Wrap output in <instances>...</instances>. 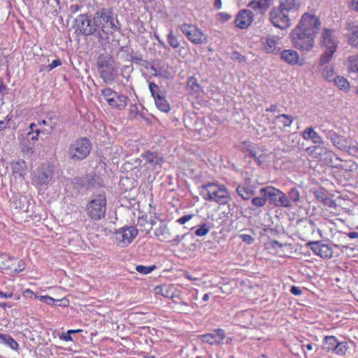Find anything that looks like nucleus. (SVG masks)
<instances>
[{
  "label": "nucleus",
  "mask_w": 358,
  "mask_h": 358,
  "mask_svg": "<svg viewBox=\"0 0 358 358\" xmlns=\"http://www.w3.org/2000/svg\"><path fill=\"white\" fill-rule=\"evenodd\" d=\"M254 14L250 10H242L237 15L235 23L238 28L245 29L248 27L253 21Z\"/></svg>",
  "instance_id": "nucleus-19"
},
{
  "label": "nucleus",
  "mask_w": 358,
  "mask_h": 358,
  "mask_svg": "<svg viewBox=\"0 0 358 358\" xmlns=\"http://www.w3.org/2000/svg\"><path fill=\"white\" fill-rule=\"evenodd\" d=\"M322 131L323 134H324L325 136L328 139H329L332 143L334 142H335V141L337 139L338 136H339L337 134L336 132H335L333 130L325 129H322Z\"/></svg>",
  "instance_id": "nucleus-52"
},
{
  "label": "nucleus",
  "mask_w": 358,
  "mask_h": 358,
  "mask_svg": "<svg viewBox=\"0 0 358 358\" xmlns=\"http://www.w3.org/2000/svg\"><path fill=\"white\" fill-rule=\"evenodd\" d=\"M348 349L349 345L347 342L339 341L337 339L330 352H332L337 356L344 357Z\"/></svg>",
  "instance_id": "nucleus-29"
},
{
  "label": "nucleus",
  "mask_w": 358,
  "mask_h": 358,
  "mask_svg": "<svg viewBox=\"0 0 358 358\" xmlns=\"http://www.w3.org/2000/svg\"><path fill=\"white\" fill-rule=\"evenodd\" d=\"M306 246L322 258L329 259L332 257V250L327 245L321 243L320 241H310Z\"/></svg>",
  "instance_id": "nucleus-18"
},
{
  "label": "nucleus",
  "mask_w": 358,
  "mask_h": 358,
  "mask_svg": "<svg viewBox=\"0 0 358 358\" xmlns=\"http://www.w3.org/2000/svg\"><path fill=\"white\" fill-rule=\"evenodd\" d=\"M337 338L334 336H326L323 338L322 348L326 352H330L332 350L333 345L337 341Z\"/></svg>",
  "instance_id": "nucleus-35"
},
{
  "label": "nucleus",
  "mask_w": 358,
  "mask_h": 358,
  "mask_svg": "<svg viewBox=\"0 0 358 358\" xmlns=\"http://www.w3.org/2000/svg\"><path fill=\"white\" fill-rule=\"evenodd\" d=\"M264 50L267 53L276 54L279 51L277 42L273 37H267L264 42Z\"/></svg>",
  "instance_id": "nucleus-33"
},
{
  "label": "nucleus",
  "mask_w": 358,
  "mask_h": 358,
  "mask_svg": "<svg viewBox=\"0 0 358 358\" xmlns=\"http://www.w3.org/2000/svg\"><path fill=\"white\" fill-rule=\"evenodd\" d=\"M279 195L278 199V201L276 203V206H281L284 208H289L292 206V203L289 201L288 195L287 196L284 192L280 190L278 193Z\"/></svg>",
  "instance_id": "nucleus-41"
},
{
  "label": "nucleus",
  "mask_w": 358,
  "mask_h": 358,
  "mask_svg": "<svg viewBox=\"0 0 358 358\" xmlns=\"http://www.w3.org/2000/svg\"><path fill=\"white\" fill-rule=\"evenodd\" d=\"M294 46L301 51L308 52L313 49L315 36L299 28L295 27L290 34Z\"/></svg>",
  "instance_id": "nucleus-8"
},
{
  "label": "nucleus",
  "mask_w": 358,
  "mask_h": 358,
  "mask_svg": "<svg viewBox=\"0 0 358 358\" xmlns=\"http://www.w3.org/2000/svg\"><path fill=\"white\" fill-rule=\"evenodd\" d=\"M13 173H19L22 175V171L26 168V163L22 159H19L17 162H13L12 165Z\"/></svg>",
  "instance_id": "nucleus-43"
},
{
  "label": "nucleus",
  "mask_w": 358,
  "mask_h": 358,
  "mask_svg": "<svg viewBox=\"0 0 358 358\" xmlns=\"http://www.w3.org/2000/svg\"><path fill=\"white\" fill-rule=\"evenodd\" d=\"M345 37L348 43L358 48V21H348L345 23Z\"/></svg>",
  "instance_id": "nucleus-16"
},
{
  "label": "nucleus",
  "mask_w": 358,
  "mask_h": 358,
  "mask_svg": "<svg viewBox=\"0 0 358 358\" xmlns=\"http://www.w3.org/2000/svg\"><path fill=\"white\" fill-rule=\"evenodd\" d=\"M0 343L6 345L13 350H17L19 348L17 341L9 334L0 333Z\"/></svg>",
  "instance_id": "nucleus-30"
},
{
  "label": "nucleus",
  "mask_w": 358,
  "mask_h": 358,
  "mask_svg": "<svg viewBox=\"0 0 358 358\" xmlns=\"http://www.w3.org/2000/svg\"><path fill=\"white\" fill-rule=\"evenodd\" d=\"M239 148L243 152L248 153V155L253 158H257V151L254 143L248 141H244L241 143Z\"/></svg>",
  "instance_id": "nucleus-31"
},
{
  "label": "nucleus",
  "mask_w": 358,
  "mask_h": 358,
  "mask_svg": "<svg viewBox=\"0 0 358 358\" xmlns=\"http://www.w3.org/2000/svg\"><path fill=\"white\" fill-rule=\"evenodd\" d=\"M238 195L243 200H249L255 194V191L250 185H238L236 189Z\"/></svg>",
  "instance_id": "nucleus-23"
},
{
  "label": "nucleus",
  "mask_w": 358,
  "mask_h": 358,
  "mask_svg": "<svg viewBox=\"0 0 358 358\" xmlns=\"http://www.w3.org/2000/svg\"><path fill=\"white\" fill-rule=\"evenodd\" d=\"M193 216H194V215H192V214L185 215L180 217L179 219H178L176 222L180 224H184L190 220L193 217Z\"/></svg>",
  "instance_id": "nucleus-56"
},
{
  "label": "nucleus",
  "mask_w": 358,
  "mask_h": 358,
  "mask_svg": "<svg viewBox=\"0 0 358 358\" xmlns=\"http://www.w3.org/2000/svg\"><path fill=\"white\" fill-rule=\"evenodd\" d=\"M61 65H62V62L60 59H55L47 66V71H50L53 69H55L59 66H61Z\"/></svg>",
  "instance_id": "nucleus-55"
},
{
  "label": "nucleus",
  "mask_w": 358,
  "mask_h": 358,
  "mask_svg": "<svg viewBox=\"0 0 358 358\" xmlns=\"http://www.w3.org/2000/svg\"><path fill=\"white\" fill-rule=\"evenodd\" d=\"M348 62L349 71L358 73V55L350 56Z\"/></svg>",
  "instance_id": "nucleus-42"
},
{
  "label": "nucleus",
  "mask_w": 358,
  "mask_h": 358,
  "mask_svg": "<svg viewBox=\"0 0 358 358\" xmlns=\"http://www.w3.org/2000/svg\"><path fill=\"white\" fill-rule=\"evenodd\" d=\"M210 227L208 224L203 223L198 229L194 231V234L197 236H203L210 231Z\"/></svg>",
  "instance_id": "nucleus-47"
},
{
  "label": "nucleus",
  "mask_w": 358,
  "mask_h": 358,
  "mask_svg": "<svg viewBox=\"0 0 358 358\" xmlns=\"http://www.w3.org/2000/svg\"><path fill=\"white\" fill-rule=\"evenodd\" d=\"M130 59H129L130 62L136 64L138 65H143L142 62L143 61V55L138 52H134L133 50L129 53Z\"/></svg>",
  "instance_id": "nucleus-44"
},
{
  "label": "nucleus",
  "mask_w": 358,
  "mask_h": 358,
  "mask_svg": "<svg viewBox=\"0 0 358 358\" xmlns=\"http://www.w3.org/2000/svg\"><path fill=\"white\" fill-rule=\"evenodd\" d=\"M155 291L157 294H161L166 298L182 299L181 291L178 289L174 285L164 284L160 286H157L155 288Z\"/></svg>",
  "instance_id": "nucleus-15"
},
{
  "label": "nucleus",
  "mask_w": 358,
  "mask_h": 358,
  "mask_svg": "<svg viewBox=\"0 0 358 358\" xmlns=\"http://www.w3.org/2000/svg\"><path fill=\"white\" fill-rule=\"evenodd\" d=\"M280 58L289 65H296L299 63V56L296 51L287 49L280 52Z\"/></svg>",
  "instance_id": "nucleus-21"
},
{
  "label": "nucleus",
  "mask_w": 358,
  "mask_h": 358,
  "mask_svg": "<svg viewBox=\"0 0 358 358\" xmlns=\"http://www.w3.org/2000/svg\"><path fill=\"white\" fill-rule=\"evenodd\" d=\"M149 90L154 99H155V98H157V96L163 95L162 93H160L158 85L152 82H150L149 83Z\"/></svg>",
  "instance_id": "nucleus-51"
},
{
  "label": "nucleus",
  "mask_w": 358,
  "mask_h": 358,
  "mask_svg": "<svg viewBox=\"0 0 358 358\" xmlns=\"http://www.w3.org/2000/svg\"><path fill=\"white\" fill-rule=\"evenodd\" d=\"M92 150V143L87 137H80L71 142L66 153L69 160L72 162L86 159Z\"/></svg>",
  "instance_id": "nucleus-3"
},
{
  "label": "nucleus",
  "mask_w": 358,
  "mask_h": 358,
  "mask_svg": "<svg viewBox=\"0 0 358 358\" xmlns=\"http://www.w3.org/2000/svg\"><path fill=\"white\" fill-rule=\"evenodd\" d=\"M274 119L279 120V122L282 123L285 127H288L292 124L295 118L287 114H281L275 116Z\"/></svg>",
  "instance_id": "nucleus-37"
},
{
  "label": "nucleus",
  "mask_w": 358,
  "mask_h": 358,
  "mask_svg": "<svg viewBox=\"0 0 358 358\" xmlns=\"http://www.w3.org/2000/svg\"><path fill=\"white\" fill-rule=\"evenodd\" d=\"M280 192V189L273 187V186H267L265 187H262L259 189V193L261 196H265L266 201L268 200L270 204H272L276 206V203L278 201V194Z\"/></svg>",
  "instance_id": "nucleus-20"
},
{
  "label": "nucleus",
  "mask_w": 358,
  "mask_h": 358,
  "mask_svg": "<svg viewBox=\"0 0 358 358\" xmlns=\"http://www.w3.org/2000/svg\"><path fill=\"white\" fill-rule=\"evenodd\" d=\"M55 168L49 163H43L37 167L31 173L32 184L36 186L50 184L55 176Z\"/></svg>",
  "instance_id": "nucleus-9"
},
{
  "label": "nucleus",
  "mask_w": 358,
  "mask_h": 358,
  "mask_svg": "<svg viewBox=\"0 0 358 358\" xmlns=\"http://www.w3.org/2000/svg\"><path fill=\"white\" fill-rule=\"evenodd\" d=\"M187 86L195 92H200L202 91V87L198 83L197 80L194 77H191L189 78L187 82Z\"/></svg>",
  "instance_id": "nucleus-46"
},
{
  "label": "nucleus",
  "mask_w": 358,
  "mask_h": 358,
  "mask_svg": "<svg viewBox=\"0 0 358 358\" xmlns=\"http://www.w3.org/2000/svg\"><path fill=\"white\" fill-rule=\"evenodd\" d=\"M138 108L136 106H133V108L130 109L129 116L131 118H136L138 115Z\"/></svg>",
  "instance_id": "nucleus-63"
},
{
  "label": "nucleus",
  "mask_w": 358,
  "mask_h": 358,
  "mask_svg": "<svg viewBox=\"0 0 358 358\" xmlns=\"http://www.w3.org/2000/svg\"><path fill=\"white\" fill-rule=\"evenodd\" d=\"M157 108L162 112L168 113L170 110V106L164 95L157 96L155 99Z\"/></svg>",
  "instance_id": "nucleus-34"
},
{
  "label": "nucleus",
  "mask_w": 358,
  "mask_h": 358,
  "mask_svg": "<svg viewBox=\"0 0 358 358\" xmlns=\"http://www.w3.org/2000/svg\"><path fill=\"white\" fill-rule=\"evenodd\" d=\"M288 198L289 201L298 202L300 200V194L298 189L295 187L292 188L288 192Z\"/></svg>",
  "instance_id": "nucleus-49"
},
{
  "label": "nucleus",
  "mask_w": 358,
  "mask_h": 358,
  "mask_svg": "<svg viewBox=\"0 0 358 358\" xmlns=\"http://www.w3.org/2000/svg\"><path fill=\"white\" fill-rule=\"evenodd\" d=\"M101 94L108 106L115 109L123 110L127 105L128 96L118 93L110 87L101 90Z\"/></svg>",
  "instance_id": "nucleus-10"
},
{
  "label": "nucleus",
  "mask_w": 358,
  "mask_h": 358,
  "mask_svg": "<svg viewBox=\"0 0 358 358\" xmlns=\"http://www.w3.org/2000/svg\"><path fill=\"white\" fill-rule=\"evenodd\" d=\"M74 28L78 34L84 36H94L96 38L98 30L94 17L88 13L80 14L74 20Z\"/></svg>",
  "instance_id": "nucleus-7"
},
{
  "label": "nucleus",
  "mask_w": 358,
  "mask_h": 358,
  "mask_svg": "<svg viewBox=\"0 0 358 358\" xmlns=\"http://www.w3.org/2000/svg\"><path fill=\"white\" fill-rule=\"evenodd\" d=\"M142 157L145 159L147 164H150V167L155 168L157 165H159L162 159L156 152H146L142 155Z\"/></svg>",
  "instance_id": "nucleus-26"
},
{
  "label": "nucleus",
  "mask_w": 358,
  "mask_h": 358,
  "mask_svg": "<svg viewBox=\"0 0 358 358\" xmlns=\"http://www.w3.org/2000/svg\"><path fill=\"white\" fill-rule=\"evenodd\" d=\"M82 8V6L76 3V4H72L69 7V10L71 13H78V11H80V10Z\"/></svg>",
  "instance_id": "nucleus-60"
},
{
  "label": "nucleus",
  "mask_w": 358,
  "mask_h": 358,
  "mask_svg": "<svg viewBox=\"0 0 358 358\" xmlns=\"http://www.w3.org/2000/svg\"><path fill=\"white\" fill-rule=\"evenodd\" d=\"M178 28L194 44H201L205 41L203 31L195 24L182 23Z\"/></svg>",
  "instance_id": "nucleus-12"
},
{
  "label": "nucleus",
  "mask_w": 358,
  "mask_h": 358,
  "mask_svg": "<svg viewBox=\"0 0 358 358\" xmlns=\"http://www.w3.org/2000/svg\"><path fill=\"white\" fill-rule=\"evenodd\" d=\"M168 44L173 49H179V52H181L185 48L181 46L179 36H177L174 31L171 29L166 36Z\"/></svg>",
  "instance_id": "nucleus-25"
},
{
  "label": "nucleus",
  "mask_w": 358,
  "mask_h": 358,
  "mask_svg": "<svg viewBox=\"0 0 358 358\" xmlns=\"http://www.w3.org/2000/svg\"><path fill=\"white\" fill-rule=\"evenodd\" d=\"M321 25L320 20L315 15L304 13L296 27L315 36Z\"/></svg>",
  "instance_id": "nucleus-11"
},
{
  "label": "nucleus",
  "mask_w": 358,
  "mask_h": 358,
  "mask_svg": "<svg viewBox=\"0 0 358 358\" xmlns=\"http://www.w3.org/2000/svg\"><path fill=\"white\" fill-rule=\"evenodd\" d=\"M333 144L334 146L341 150H347L350 148L348 139L341 136H338Z\"/></svg>",
  "instance_id": "nucleus-40"
},
{
  "label": "nucleus",
  "mask_w": 358,
  "mask_h": 358,
  "mask_svg": "<svg viewBox=\"0 0 358 358\" xmlns=\"http://www.w3.org/2000/svg\"><path fill=\"white\" fill-rule=\"evenodd\" d=\"M40 124H43V125H48L50 127V129H53L55 126H56V122H52V118H50L49 120H42L41 122H39Z\"/></svg>",
  "instance_id": "nucleus-58"
},
{
  "label": "nucleus",
  "mask_w": 358,
  "mask_h": 358,
  "mask_svg": "<svg viewBox=\"0 0 358 358\" xmlns=\"http://www.w3.org/2000/svg\"><path fill=\"white\" fill-rule=\"evenodd\" d=\"M301 6V0H280L279 7L287 13L296 12Z\"/></svg>",
  "instance_id": "nucleus-22"
},
{
  "label": "nucleus",
  "mask_w": 358,
  "mask_h": 358,
  "mask_svg": "<svg viewBox=\"0 0 358 358\" xmlns=\"http://www.w3.org/2000/svg\"><path fill=\"white\" fill-rule=\"evenodd\" d=\"M0 259L4 262H8V264H14V262L17 261V258L3 252L2 251H0Z\"/></svg>",
  "instance_id": "nucleus-53"
},
{
  "label": "nucleus",
  "mask_w": 358,
  "mask_h": 358,
  "mask_svg": "<svg viewBox=\"0 0 358 358\" xmlns=\"http://www.w3.org/2000/svg\"><path fill=\"white\" fill-rule=\"evenodd\" d=\"M155 268H156V266L155 265H151V266H143V265H138L136 267V270L139 273L145 274V275L151 273Z\"/></svg>",
  "instance_id": "nucleus-50"
},
{
  "label": "nucleus",
  "mask_w": 358,
  "mask_h": 358,
  "mask_svg": "<svg viewBox=\"0 0 358 358\" xmlns=\"http://www.w3.org/2000/svg\"><path fill=\"white\" fill-rule=\"evenodd\" d=\"M97 71L100 78L106 84H113L117 78V70L114 66L112 56L101 54L96 60Z\"/></svg>",
  "instance_id": "nucleus-5"
},
{
  "label": "nucleus",
  "mask_w": 358,
  "mask_h": 358,
  "mask_svg": "<svg viewBox=\"0 0 358 358\" xmlns=\"http://www.w3.org/2000/svg\"><path fill=\"white\" fill-rule=\"evenodd\" d=\"M95 26L98 30L96 38L103 40L120 30L117 15L111 8L101 7L96 10L93 15Z\"/></svg>",
  "instance_id": "nucleus-1"
},
{
  "label": "nucleus",
  "mask_w": 358,
  "mask_h": 358,
  "mask_svg": "<svg viewBox=\"0 0 358 358\" xmlns=\"http://www.w3.org/2000/svg\"><path fill=\"white\" fill-rule=\"evenodd\" d=\"M299 141L300 138L296 134H290L287 138V141H285L287 151L290 152L296 148H299Z\"/></svg>",
  "instance_id": "nucleus-32"
},
{
  "label": "nucleus",
  "mask_w": 358,
  "mask_h": 358,
  "mask_svg": "<svg viewBox=\"0 0 358 358\" xmlns=\"http://www.w3.org/2000/svg\"><path fill=\"white\" fill-rule=\"evenodd\" d=\"M345 234L349 237L350 239L358 238V232L357 231H350L348 233H345Z\"/></svg>",
  "instance_id": "nucleus-64"
},
{
  "label": "nucleus",
  "mask_w": 358,
  "mask_h": 358,
  "mask_svg": "<svg viewBox=\"0 0 358 358\" xmlns=\"http://www.w3.org/2000/svg\"><path fill=\"white\" fill-rule=\"evenodd\" d=\"M10 120V117L7 115L3 120L0 121V131H2L7 127Z\"/></svg>",
  "instance_id": "nucleus-57"
},
{
  "label": "nucleus",
  "mask_w": 358,
  "mask_h": 358,
  "mask_svg": "<svg viewBox=\"0 0 358 358\" xmlns=\"http://www.w3.org/2000/svg\"><path fill=\"white\" fill-rule=\"evenodd\" d=\"M106 196L104 194H99L92 196L86 206V212L89 217L93 220H100L106 213Z\"/></svg>",
  "instance_id": "nucleus-6"
},
{
  "label": "nucleus",
  "mask_w": 358,
  "mask_h": 358,
  "mask_svg": "<svg viewBox=\"0 0 358 358\" xmlns=\"http://www.w3.org/2000/svg\"><path fill=\"white\" fill-rule=\"evenodd\" d=\"M225 338V331L222 329H215L210 333L200 336V340L203 343L217 345L223 342Z\"/></svg>",
  "instance_id": "nucleus-17"
},
{
  "label": "nucleus",
  "mask_w": 358,
  "mask_h": 358,
  "mask_svg": "<svg viewBox=\"0 0 358 358\" xmlns=\"http://www.w3.org/2000/svg\"><path fill=\"white\" fill-rule=\"evenodd\" d=\"M200 194L205 200L214 201L220 205H225L230 199L227 188L215 182H209L201 187Z\"/></svg>",
  "instance_id": "nucleus-2"
},
{
  "label": "nucleus",
  "mask_w": 358,
  "mask_h": 358,
  "mask_svg": "<svg viewBox=\"0 0 358 358\" xmlns=\"http://www.w3.org/2000/svg\"><path fill=\"white\" fill-rule=\"evenodd\" d=\"M334 83L339 90L348 92L350 90V83L346 78L343 76H337L335 77Z\"/></svg>",
  "instance_id": "nucleus-36"
},
{
  "label": "nucleus",
  "mask_w": 358,
  "mask_h": 358,
  "mask_svg": "<svg viewBox=\"0 0 358 358\" xmlns=\"http://www.w3.org/2000/svg\"><path fill=\"white\" fill-rule=\"evenodd\" d=\"M169 233V228L166 224H160L159 227L155 231V235L159 238L161 241L162 239L160 237L166 238V234Z\"/></svg>",
  "instance_id": "nucleus-45"
},
{
  "label": "nucleus",
  "mask_w": 358,
  "mask_h": 358,
  "mask_svg": "<svg viewBox=\"0 0 358 358\" xmlns=\"http://www.w3.org/2000/svg\"><path fill=\"white\" fill-rule=\"evenodd\" d=\"M239 238L242 240L243 242L246 243L247 244H252L255 241L254 238L249 234H241Z\"/></svg>",
  "instance_id": "nucleus-54"
},
{
  "label": "nucleus",
  "mask_w": 358,
  "mask_h": 358,
  "mask_svg": "<svg viewBox=\"0 0 358 358\" xmlns=\"http://www.w3.org/2000/svg\"><path fill=\"white\" fill-rule=\"evenodd\" d=\"M13 296V292L12 291L3 292L0 291V297L2 299H8Z\"/></svg>",
  "instance_id": "nucleus-61"
},
{
  "label": "nucleus",
  "mask_w": 358,
  "mask_h": 358,
  "mask_svg": "<svg viewBox=\"0 0 358 358\" xmlns=\"http://www.w3.org/2000/svg\"><path fill=\"white\" fill-rule=\"evenodd\" d=\"M269 20L274 27L280 29H287L291 25L289 14L279 6L271 10L269 13Z\"/></svg>",
  "instance_id": "nucleus-13"
},
{
  "label": "nucleus",
  "mask_w": 358,
  "mask_h": 358,
  "mask_svg": "<svg viewBox=\"0 0 358 358\" xmlns=\"http://www.w3.org/2000/svg\"><path fill=\"white\" fill-rule=\"evenodd\" d=\"M252 206L257 208L264 207L266 203V199L265 196H255L251 200Z\"/></svg>",
  "instance_id": "nucleus-48"
},
{
  "label": "nucleus",
  "mask_w": 358,
  "mask_h": 358,
  "mask_svg": "<svg viewBox=\"0 0 358 358\" xmlns=\"http://www.w3.org/2000/svg\"><path fill=\"white\" fill-rule=\"evenodd\" d=\"M271 0H252L249 6L260 14H263L270 6Z\"/></svg>",
  "instance_id": "nucleus-24"
},
{
  "label": "nucleus",
  "mask_w": 358,
  "mask_h": 358,
  "mask_svg": "<svg viewBox=\"0 0 358 358\" xmlns=\"http://www.w3.org/2000/svg\"><path fill=\"white\" fill-rule=\"evenodd\" d=\"M302 136L305 140H311L315 144L322 143V138L312 127H307L303 131Z\"/></svg>",
  "instance_id": "nucleus-28"
},
{
  "label": "nucleus",
  "mask_w": 358,
  "mask_h": 358,
  "mask_svg": "<svg viewBox=\"0 0 358 358\" xmlns=\"http://www.w3.org/2000/svg\"><path fill=\"white\" fill-rule=\"evenodd\" d=\"M155 224L154 221H152L150 223L147 222L143 217L139 218L137 222L136 226L141 227L138 230L145 232V234H148L150 229H152V225Z\"/></svg>",
  "instance_id": "nucleus-39"
},
{
  "label": "nucleus",
  "mask_w": 358,
  "mask_h": 358,
  "mask_svg": "<svg viewBox=\"0 0 358 358\" xmlns=\"http://www.w3.org/2000/svg\"><path fill=\"white\" fill-rule=\"evenodd\" d=\"M290 292L295 296H300L302 294V290L299 287L292 286L290 289Z\"/></svg>",
  "instance_id": "nucleus-59"
},
{
  "label": "nucleus",
  "mask_w": 358,
  "mask_h": 358,
  "mask_svg": "<svg viewBox=\"0 0 358 358\" xmlns=\"http://www.w3.org/2000/svg\"><path fill=\"white\" fill-rule=\"evenodd\" d=\"M0 267L3 269H9L17 273L24 271L25 268L24 263L18 259L14 264H8V262H4L0 259Z\"/></svg>",
  "instance_id": "nucleus-27"
},
{
  "label": "nucleus",
  "mask_w": 358,
  "mask_h": 358,
  "mask_svg": "<svg viewBox=\"0 0 358 358\" xmlns=\"http://www.w3.org/2000/svg\"><path fill=\"white\" fill-rule=\"evenodd\" d=\"M321 45L323 52L320 56L319 64L323 66L328 64L332 59L337 50L338 41L335 31L331 29H324L321 34Z\"/></svg>",
  "instance_id": "nucleus-4"
},
{
  "label": "nucleus",
  "mask_w": 358,
  "mask_h": 358,
  "mask_svg": "<svg viewBox=\"0 0 358 358\" xmlns=\"http://www.w3.org/2000/svg\"><path fill=\"white\" fill-rule=\"evenodd\" d=\"M138 234V229L134 227L124 226L117 229L114 234L115 239L118 245L128 246Z\"/></svg>",
  "instance_id": "nucleus-14"
},
{
  "label": "nucleus",
  "mask_w": 358,
  "mask_h": 358,
  "mask_svg": "<svg viewBox=\"0 0 358 358\" xmlns=\"http://www.w3.org/2000/svg\"><path fill=\"white\" fill-rule=\"evenodd\" d=\"M322 76L329 82H331L334 80L336 76V72L333 66H326L322 69Z\"/></svg>",
  "instance_id": "nucleus-38"
},
{
  "label": "nucleus",
  "mask_w": 358,
  "mask_h": 358,
  "mask_svg": "<svg viewBox=\"0 0 358 358\" xmlns=\"http://www.w3.org/2000/svg\"><path fill=\"white\" fill-rule=\"evenodd\" d=\"M150 69L154 72L152 73V76L155 77L160 76L161 74H163L162 71V68L157 69L155 66H151Z\"/></svg>",
  "instance_id": "nucleus-62"
}]
</instances>
